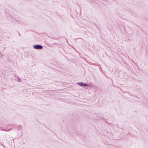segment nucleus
<instances>
[{"label":"nucleus","instance_id":"nucleus-2","mask_svg":"<svg viewBox=\"0 0 148 148\" xmlns=\"http://www.w3.org/2000/svg\"><path fill=\"white\" fill-rule=\"evenodd\" d=\"M78 84L80 86H82L84 87L88 86V84H84L82 82H79Z\"/></svg>","mask_w":148,"mask_h":148},{"label":"nucleus","instance_id":"nucleus-1","mask_svg":"<svg viewBox=\"0 0 148 148\" xmlns=\"http://www.w3.org/2000/svg\"><path fill=\"white\" fill-rule=\"evenodd\" d=\"M34 47L36 49H41L42 48V47L39 45H34Z\"/></svg>","mask_w":148,"mask_h":148}]
</instances>
